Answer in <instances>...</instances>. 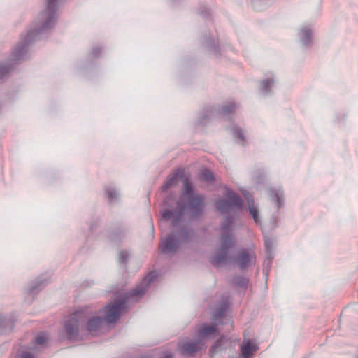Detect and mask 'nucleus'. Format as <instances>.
<instances>
[{
    "label": "nucleus",
    "instance_id": "obj_1",
    "mask_svg": "<svg viewBox=\"0 0 358 358\" xmlns=\"http://www.w3.org/2000/svg\"><path fill=\"white\" fill-rule=\"evenodd\" d=\"M157 276L156 271H151L136 287L126 294L125 299H121L107 305L103 310L105 313L104 317H94L87 322L82 311H77L72 314L64 325L67 338L75 340L80 333H84L85 331L94 334L100 329L103 321L109 323L115 322L120 318L122 311L125 308L127 299L143 296L148 287L157 279Z\"/></svg>",
    "mask_w": 358,
    "mask_h": 358
},
{
    "label": "nucleus",
    "instance_id": "obj_2",
    "mask_svg": "<svg viewBox=\"0 0 358 358\" xmlns=\"http://www.w3.org/2000/svg\"><path fill=\"white\" fill-rule=\"evenodd\" d=\"M224 196L225 199H221L216 203L217 210L223 214H227L220 227L222 233L219 239V246L211 257L212 264L217 268L229 264L233 259L229 255L230 250L235 245L230 229L234 217L231 215V212L235 209L241 210L243 208L241 198L234 191L226 189Z\"/></svg>",
    "mask_w": 358,
    "mask_h": 358
},
{
    "label": "nucleus",
    "instance_id": "obj_3",
    "mask_svg": "<svg viewBox=\"0 0 358 358\" xmlns=\"http://www.w3.org/2000/svg\"><path fill=\"white\" fill-rule=\"evenodd\" d=\"M59 0H47L46 6L38 15V21L35 22L34 28L29 30L24 38L21 39L17 45L11 53L12 59L17 61L25 59L29 46L35 41L42 38L55 24L57 11Z\"/></svg>",
    "mask_w": 358,
    "mask_h": 358
},
{
    "label": "nucleus",
    "instance_id": "obj_4",
    "mask_svg": "<svg viewBox=\"0 0 358 358\" xmlns=\"http://www.w3.org/2000/svg\"><path fill=\"white\" fill-rule=\"evenodd\" d=\"M183 194L187 197L185 205L177 202L176 208L174 210H165L162 213L164 219L172 221V225L177 227L183 216L186 208L190 213L192 217H197L203 213L204 208V197L203 195L194 196L193 194V186L190 180H184Z\"/></svg>",
    "mask_w": 358,
    "mask_h": 358
},
{
    "label": "nucleus",
    "instance_id": "obj_5",
    "mask_svg": "<svg viewBox=\"0 0 358 358\" xmlns=\"http://www.w3.org/2000/svg\"><path fill=\"white\" fill-rule=\"evenodd\" d=\"M193 231L185 227L176 229L171 234L162 238L159 250L162 254L173 255L183 243H188Z\"/></svg>",
    "mask_w": 358,
    "mask_h": 358
},
{
    "label": "nucleus",
    "instance_id": "obj_6",
    "mask_svg": "<svg viewBox=\"0 0 358 358\" xmlns=\"http://www.w3.org/2000/svg\"><path fill=\"white\" fill-rule=\"evenodd\" d=\"M236 109V104L234 102H230L220 108H216L215 107H208L201 113L199 115V124H203L207 122L209 117L216 115V113L222 115H226L233 113Z\"/></svg>",
    "mask_w": 358,
    "mask_h": 358
},
{
    "label": "nucleus",
    "instance_id": "obj_7",
    "mask_svg": "<svg viewBox=\"0 0 358 358\" xmlns=\"http://www.w3.org/2000/svg\"><path fill=\"white\" fill-rule=\"evenodd\" d=\"M235 261L238 267L241 269H243L255 261V255L246 249H241L238 252Z\"/></svg>",
    "mask_w": 358,
    "mask_h": 358
},
{
    "label": "nucleus",
    "instance_id": "obj_8",
    "mask_svg": "<svg viewBox=\"0 0 358 358\" xmlns=\"http://www.w3.org/2000/svg\"><path fill=\"white\" fill-rule=\"evenodd\" d=\"M242 194L248 204L250 214L252 215L256 224L260 223V217L259 216V207L255 203L253 196L246 190H243Z\"/></svg>",
    "mask_w": 358,
    "mask_h": 358
},
{
    "label": "nucleus",
    "instance_id": "obj_9",
    "mask_svg": "<svg viewBox=\"0 0 358 358\" xmlns=\"http://www.w3.org/2000/svg\"><path fill=\"white\" fill-rule=\"evenodd\" d=\"M268 191L269 199L275 203L277 210L284 206V192L281 187H271Z\"/></svg>",
    "mask_w": 358,
    "mask_h": 358
},
{
    "label": "nucleus",
    "instance_id": "obj_10",
    "mask_svg": "<svg viewBox=\"0 0 358 358\" xmlns=\"http://www.w3.org/2000/svg\"><path fill=\"white\" fill-rule=\"evenodd\" d=\"M179 348L182 355H194L200 349L199 341H182L179 343Z\"/></svg>",
    "mask_w": 358,
    "mask_h": 358
},
{
    "label": "nucleus",
    "instance_id": "obj_11",
    "mask_svg": "<svg viewBox=\"0 0 358 358\" xmlns=\"http://www.w3.org/2000/svg\"><path fill=\"white\" fill-rule=\"evenodd\" d=\"M192 177L189 168L178 167L173 170L166 179L177 180V179H190Z\"/></svg>",
    "mask_w": 358,
    "mask_h": 358
},
{
    "label": "nucleus",
    "instance_id": "obj_12",
    "mask_svg": "<svg viewBox=\"0 0 358 358\" xmlns=\"http://www.w3.org/2000/svg\"><path fill=\"white\" fill-rule=\"evenodd\" d=\"M14 327V320L11 317L0 315V335L10 332Z\"/></svg>",
    "mask_w": 358,
    "mask_h": 358
},
{
    "label": "nucleus",
    "instance_id": "obj_13",
    "mask_svg": "<svg viewBox=\"0 0 358 358\" xmlns=\"http://www.w3.org/2000/svg\"><path fill=\"white\" fill-rule=\"evenodd\" d=\"M105 196L108 201L113 204L119 201L120 194L116 188L109 186L105 188Z\"/></svg>",
    "mask_w": 358,
    "mask_h": 358
},
{
    "label": "nucleus",
    "instance_id": "obj_14",
    "mask_svg": "<svg viewBox=\"0 0 358 358\" xmlns=\"http://www.w3.org/2000/svg\"><path fill=\"white\" fill-rule=\"evenodd\" d=\"M312 35V30L308 27L305 26L301 29L299 36L300 41L304 46H308L310 44Z\"/></svg>",
    "mask_w": 358,
    "mask_h": 358
},
{
    "label": "nucleus",
    "instance_id": "obj_15",
    "mask_svg": "<svg viewBox=\"0 0 358 358\" xmlns=\"http://www.w3.org/2000/svg\"><path fill=\"white\" fill-rule=\"evenodd\" d=\"M46 284V280H37L29 285L27 292L29 294H35L42 289Z\"/></svg>",
    "mask_w": 358,
    "mask_h": 358
},
{
    "label": "nucleus",
    "instance_id": "obj_16",
    "mask_svg": "<svg viewBox=\"0 0 358 358\" xmlns=\"http://www.w3.org/2000/svg\"><path fill=\"white\" fill-rule=\"evenodd\" d=\"M255 351H256L255 346L252 345L250 341H248L242 345L241 353L240 356H242L244 358H248L252 355L253 352Z\"/></svg>",
    "mask_w": 358,
    "mask_h": 358
},
{
    "label": "nucleus",
    "instance_id": "obj_17",
    "mask_svg": "<svg viewBox=\"0 0 358 358\" xmlns=\"http://www.w3.org/2000/svg\"><path fill=\"white\" fill-rule=\"evenodd\" d=\"M227 309V301H223L217 310L213 314V323L214 325L219 324L218 320H220L224 315Z\"/></svg>",
    "mask_w": 358,
    "mask_h": 358
},
{
    "label": "nucleus",
    "instance_id": "obj_18",
    "mask_svg": "<svg viewBox=\"0 0 358 358\" xmlns=\"http://www.w3.org/2000/svg\"><path fill=\"white\" fill-rule=\"evenodd\" d=\"M273 78L264 79L260 83V91L262 94L268 95L271 92V85L274 83Z\"/></svg>",
    "mask_w": 358,
    "mask_h": 358
},
{
    "label": "nucleus",
    "instance_id": "obj_19",
    "mask_svg": "<svg viewBox=\"0 0 358 358\" xmlns=\"http://www.w3.org/2000/svg\"><path fill=\"white\" fill-rule=\"evenodd\" d=\"M215 330L214 325H203L198 330V335L201 338H205L215 333Z\"/></svg>",
    "mask_w": 358,
    "mask_h": 358
},
{
    "label": "nucleus",
    "instance_id": "obj_20",
    "mask_svg": "<svg viewBox=\"0 0 358 358\" xmlns=\"http://www.w3.org/2000/svg\"><path fill=\"white\" fill-rule=\"evenodd\" d=\"M232 135L238 138L241 141V144L243 145L245 142V136L242 129L238 127H234L230 129Z\"/></svg>",
    "mask_w": 358,
    "mask_h": 358
},
{
    "label": "nucleus",
    "instance_id": "obj_21",
    "mask_svg": "<svg viewBox=\"0 0 358 358\" xmlns=\"http://www.w3.org/2000/svg\"><path fill=\"white\" fill-rule=\"evenodd\" d=\"M233 283L238 287L246 289L248 279L243 276H236L233 279Z\"/></svg>",
    "mask_w": 358,
    "mask_h": 358
},
{
    "label": "nucleus",
    "instance_id": "obj_22",
    "mask_svg": "<svg viewBox=\"0 0 358 358\" xmlns=\"http://www.w3.org/2000/svg\"><path fill=\"white\" fill-rule=\"evenodd\" d=\"M10 71L11 66L10 64H6L5 63L0 62V80H3L6 78Z\"/></svg>",
    "mask_w": 358,
    "mask_h": 358
},
{
    "label": "nucleus",
    "instance_id": "obj_23",
    "mask_svg": "<svg viewBox=\"0 0 358 358\" xmlns=\"http://www.w3.org/2000/svg\"><path fill=\"white\" fill-rule=\"evenodd\" d=\"M198 179H215L214 176L210 170L207 168H201L200 171L199 172V178Z\"/></svg>",
    "mask_w": 358,
    "mask_h": 358
},
{
    "label": "nucleus",
    "instance_id": "obj_24",
    "mask_svg": "<svg viewBox=\"0 0 358 358\" xmlns=\"http://www.w3.org/2000/svg\"><path fill=\"white\" fill-rule=\"evenodd\" d=\"M48 340V336L46 334L42 332L40 333L35 339V342L38 345H44Z\"/></svg>",
    "mask_w": 358,
    "mask_h": 358
},
{
    "label": "nucleus",
    "instance_id": "obj_25",
    "mask_svg": "<svg viewBox=\"0 0 358 358\" xmlns=\"http://www.w3.org/2000/svg\"><path fill=\"white\" fill-rule=\"evenodd\" d=\"M129 253L127 251H120L119 253L118 262L120 264H125L128 261Z\"/></svg>",
    "mask_w": 358,
    "mask_h": 358
},
{
    "label": "nucleus",
    "instance_id": "obj_26",
    "mask_svg": "<svg viewBox=\"0 0 358 358\" xmlns=\"http://www.w3.org/2000/svg\"><path fill=\"white\" fill-rule=\"evenodd\" d=\"M264 245L267 252H270L272 250L273 242L270 237H264Z\"/></svg>",
    "mask_w": 358,
    "mask_h": 358
},
{
    "label": "nucleus",
    "instance_id": "obj_27",
    "mask_svg": "<svg viewBox=\"0 0 358 358\" xmlns=\"http://www.w3.org/2000/svg\"><path fill=\"white\" fill-rule=\"evenodd\" d=\"M222 341V338L218 339L215 341V343H214V345L212 346V348L210 349V351L213 353H215L220 349V348L221 346Z\"/></svg>",
    "mask_w": 358,
    "mask_h": 358
},
{
    "label": "nucleus",
    "instance_id": "obj_28",
    "mask_svg": "<svg viewBox=\"0 0 358 358\" xmlns=\"http://www.w3.org/2000/svg\"><path fill=\"white\" fill-rule=\"evenodd\" d=\"M101 51V48L99 47L94 48L91 52L92 57L94 58L98 57Z\"/></svg>",
    "mask_w": 358,
    "mask_h": 358
},
{
    "label": "nucleus",
    "instance_id": "obj_29",
    "mask_svg": "<svg viewBox=\"0 0 358 358\" xmlns=\"http://www.w3.org/2000/svg\"><path fill=\"white\" fill-rule=\"evenodd\" d=\"M20 358H34V355L29 352H22L20 355Z\"/></svg>",
    "mask_w": 358,
    "mask_h": 358
},
{
    "label": "nucleus",
    "instance_id": "obj_30",
    "mask_svg": "<svg viewBox=\"0 0 358 358\" xmlns=\"http://www.w3.org/2000/svg\"><path fill=\"white\" fill-rule=\"evenodd\" d=\"M174 180H168L167 182H166L164 186H163V189H167L170 187L171 184L173 182Z\"/></svg>",
    "mask_w": 358,
    "mask_h": 358
},
{
    "label": "nucleus",
    "instance_id": "obj_31",
    "mask_svg": "<svg viewBox=\"0 0 358 358\" xmlns=\"http://www.w3.org/2000/svg\"><path fill=\"white\" fill-rule=\"evenodd\" d=\"M160 358H172V355L171 354L166 355L164 357H162Z\"/></svg>",
    "mask_w": 358,
    "mask_h": 358
},
{
    "label": "nucleus",
    "instance_id": "obj_32",
    "mask_svg": "<svg viewBox=\"0 0 358 358\" xmlns=\"http://www.w3.org/2000/svg\"><path fill=\"white\" fill-rule=\"evenodd\" d=\"M206 42H207V45H208V46H210V43H208V41H206Z\"/></svg>",
    "mask_w": 358,
    "mask_h": 358
},
{
    "label": "nucleus",
    "instance_id": "obj_33",
    "mask_svg": "<svg viewBox=\"0 0 358 358\" xmlns=\"http://www.w3.org/2000/svg\"><path fill=\"white\" fill-rule=\"evenodd\" d=\"M357 358H358V357H357Z\"/></svg>",
    "mask_w": 358,
    "mask_h": 358
}]
</instances>
